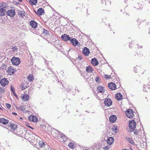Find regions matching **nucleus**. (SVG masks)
Masks as SVG:
<instances>
[{"label":"nucleus","mask_w":150,"mask_h":150,"mask_svg":"<svg viewBox=\"0 0 150 150\" xmlns=\"http://www.w3.org/2000/svg\"><path fill=\"white\" fill-rule=\"evenodd\" d=\"M104 76V78L107 79L111 78V76L110 75L108 76L107 75H105Z\"/></svg>","instance_id":"36"},{"label":"nucleus","mask_w":150,"mask_h":150,"mask_svg":"<svg viewBox=\"0 0 150 150\" xmlns=\"http://www.w3.org/2000/svg\"><path fill=\"white\" fill-rule=\"evenodd\" d=\"M28 79L30 81H32L34 79L32 75L30 74L28 76Z\"/></svg>","instance_id":"29"},{"label":"nucleus","mask_w":150,"mask_h":150,"mask_svg":"<svg viewBox=\"0 0 150 150\" xmlns=\"http://www.w3.org/2000/svg\"><path fill=\"white\" fill-rule=\"evenodd\" d=\"M125 139L131 144L132 145H134V142L132 138L128 137H126Z\"/></svg>","instance_id":"27"},{"label":"nucleus","mask_w":150,"mask_h":150,"mask_svg":"<svg viewBox=\"0 0 150 150\" xmlns=\"http://www.w3.org/2000/svg\"><path fill=\"white\" fill-rule=\"evenodd\" d=\"M14 95L16 97V96H17V95H16V94L15 93V94H14Z\"/></svg>","instance_id":"46"},{"label":"nucleus","mask_w":150,"mask_h":150,"mask_svg":"<svg viewBox=\"0 0 150 150\" xmlns=\"http://www.w3.org/2000/svg\"><path fill=\"white\" fill-rule=\"evenodd\" d=\"M28 118L30 121L33 122H36L38 120V118L36 117L33 115L29 116Z\"/></svg>","instance_id":"12"},{"label":"nucleus","mask_w":150,"mask_h":150,"mask_svg":"<svg viewBox=\"0 0 150 150\" xmlns=\"http://www.w3.org/2000/svg\"><path fill=\"white\" fill-rule=\"evenodd\" d=\"M8 6L4 3L0 4V16H3L5 15L6 13V9L7 8Z\"/></svg>","instance_id":"2"},{"label":"nucleus","mask_w":150,"mask_h":150,"mask_svg":"<svg viewBox=\"0 0 150 150\" xmlns=\"http://www.w3.org/2000/svg\"><path fill=\"white\" fill-rule=\"evenodd\" d=\"M114 139L112 137H109L107 140V143L109 145L112 144L113 142Z\"/></svg>","instance_id":"21"},{"label":"nucleus","mask_w":150,"mask_h":150,"mask_svg":"<svg viewBox=\"0 0 150 150\" xmlns=\"http://www.w3.org/2000/svg\"><path fill=\"white\" fill-rule=\"evenodd\" d=\"M16 108L19 110H21L22 111H24L25 110V107L23 105H21L19 106H16Z\"/></svg>","instance_id":"23"},{"label":"nucleus","mask_w":150,"mask_h":150,"mask_svg":"<svg viewBox=\"0 0 150 150\" xmlns=\"http://www.w3.org/2000/svg\"><path fill=\"white\" fill-rule=\"evenodd\" d=\"M110 147V145L106 146L103 148V149L104 150H108L109 149Z\"/></svg>","instance_id":"32"},{"label":"nucleus","mask_w":150,"mask_h":150,"mask_svg":"<svg viewBox=\"0 0 150 150\" xmlns=\"http://www.w3.org/2000/svg\"><path fill=\"white\" fill-rule=\"evenodd\" d=\"M12 114H13L15 115H17V114L16 113H14V112H13Z\"/></svg>","instance_id":"45"},{"label":"nucleus","mask_w":150,"mask_h":150,"mask_svg":"<svg viewBox=\"0 0 150 150\" xmlns=\"http://www.w3.org/2000/svg\"><path fill=\"white\" fill-rule=\"evenodd\" d=\"M24 83H22L21 85V87L22 88V90L26 88L25 86H24Z\"/></svg>","instance_id":"38"},{"label":"nucleus","mask_w":150,"mask_h":150,"mask_svg":"<svg viewBox=\"0 0 150 150\" xmlns=\"http://www.w3.org/2000/svg\"><path fill=\"white\" fill-rule=\"evenodd\" d=\"M126 116L129 118H132L134 116L133 110L131 109H128L125 111Z\"/></svg>","instance_id":"5"},{"label":"nucleus","mask_w":150,"mask_h":150,"mask_svg":"<svg viewBox=\"0 0 150 150\" xmlns=\"http://www.w3.org/2000/svg\"><path fill=\"white\" fill-rule=\"evenodd\" d=\"M136 69V68H135V67L134 68V70L135 71V72H137V71H136L135 70H136V69Z\"/></svg>","instance_id":"47"},{"label":"nucleus","mask_w":150,"mask_h":150,"mask_svg":"<svg viewBox=\"0 0 150 150\" xmlns=\"http://www.w3.org/2000/svg\"><path fill=\"white\" fill-rule=\"evenodd\" d=\"M136 69V68H135V67L134 68V70L135 71V72H137V71H136L135 70H136V69Z\"/></svg>","instance_id":"48"},{"label":"nucleus","mask_w":150,"mask_h":150,"mask_svg":"<svg viewBox=\"0 0 150 150\" xmlns=\"http://www.w3.org/2000/svg\"><path fill=\"white\" fill-rule=\"evenodd\" d=\"M97 90L98 91V93H103L105 92V89L104 87L101 86H98L97 88Z\"/></svg>","instance_id":"11"},{"label":"nucleus","mask_w":150,"mask_h":150,"mask_svg":"<svg viewBox=\"0 0 150 150\" xmlns=\"http://www.w3.org/2000/svg\"><path fill=\"white\" fill-rule=\"evenodd\" d=\"M61 39L65 41H67L71 40V38L66 34H64L61 37Z\"/></svg>","instance_id":"10"},{"label":"nucleus","mask_w":150,"mask_h":150,"mask_svg":"<svg viewBox=\"0 0 150 150\" xmlns=\"http://www.w3.org/2000/svg\"><path fill=\"white\" fill-rule=\"evenodd\" d=\"M143 91H145V90H144V89H143Z\"/></svg>","instance_id":"52"},{"label":"nucleus","mask_w":150,"mask_h":150,"mask_svg":"<svg viewBox=\"0 0 150 150\" xmlns=\"http://www.w3.org/2000/svg\"><path fill=\"white\" fill-rule=\"evenodd\" d=\"M0 109H2L1 108H0Z\"/></svg>","instance_id":"54"},{"label":"nucleus","mask_w":150,"mask_h":150,"mask_svg":"<svg viewBox=\"0 0 150 150\" xmlns=\"http://www.w3.org/2000/svg\"><path fill=\"white\" fill-rule=\"evenodd\" d=\"M33 136L35 139L38 140L37 141H38L39 147L38 149L39 150H51L49 146L45 144L42 141H40L41 139L40 137L35 134H34Z\"/></svg>","instance_id":"1"},{"label":"nucleus","mask_w":150,"mask_h":150,"mask_svg":"<svg viewBox=\"0 0 150 150\" xmlns=\"http://www.w3.org/2000/svg\"><path fill=\"white\" fill-rule=\"evenodd\" d=\"M17 125L15 124H11L8 128V129L11 131L13 133H16Z\"/></svg>","instance_id":"4"},{"label":"nucleus","mask_w":150,"mask_h":150,"mask_svg":"<svg viewBox=\"0 0 150 150\" xmlns=\"http://www.w3.org/2000/svg\"><path fill=\"white\" fill-rule=\"evenodd\" d=\"M82 58H81V56H79V57L78 58V59H82Z\"/></svg>","instance_id":"44"},{"label":"nucleus","mask_w":150,"mask_h":150,"mask_svg":"<svg viewBox=\"0 0 150 150\" xmlns=\"http://www.w3.org/2000/svg\"><path fill=\"white\" fill-rule=\"evenodd\" d=\"M15 71V69L11 67H8V72L10 74H13Z\"/></svg>","instance_id":"25"},{"label":"nucleus","mask_w":150,"mask_h":150,"mask_svg":"<svg viewBox=\"0 0 150 150\" xmlns=\"http://www.w3.org/2000/svg\"><path fill=\"white\" fill-rule=\"evenodd\" d=\"M21 97L23 100L26 101L29 99V96L27 94L24 93Z\"/></svg>","instance_id":"16"},{"label":"nucleus","mask_w":150,"mask_h":150,"mask_svg":"<svg viewBox=\"0 0 150 150\" xmlns=\"http://www.w3.org/2000/svg\"><path fill=\"white\" fill-rule=\"evenodd\" d=\"M112 101L110 98H108L105 100L104 104L107 106H110L112 105Z\"/></svg>","instance_id":"8"},{"label":"nucleus","mask_w":150,"mask_h":150,"mask_svg":"<svg viewBox=\"0 0 150 150\" xmlns=\"http://www.w3.org/2000/svg\"><path fill=\"white\" fill-rule=\"evenodd\" d=\"M109 88L112 90H114L116 88V86L115 83H110L108 84Z\"/></svg>","instance_id":"14"},{"label":"nucleus","mask_w":150,"mask_h":150,"mask_svg":"<svg viewBox=\"0 0 150 150\" xmlns=\"http://www.w3.org/2000/svg\"><path fill=\"white\" fill-rule=\"evenodd\" d=\"M129 126L130 128L133 129L136 126V123L134 120H132L129 122Z\"/></svg>","instance_id":"13"},{"label":"nucleus","mask_w":150,"mask_h":150,"mask_svg":"<svg viewBox=\"0 0 150 150\" xmlns=\"http://www.w3.org/2000/svg\"><path fill=\"white\" fill-rule=\"evenodd\" d=\"M91 63L94 66H96L98 65V63L96 58L92 59L91 61Z\"/></svg>","instance_id":"17"},{"label":"nucleus","mask_w":150,"mask_h":150,"mask_svg":"<svg viewBox=\"0 0 150 150\" xmlns=\"http://www.w3.org/2000/svg\"><path fill=\"white\" fill-rule=\"evenodd\" d=\"M6 107L8 108H10L11 107V105L10 104H6Z\"/></svg>","instance_id":"40"},{"label":"nucleus","mask_w":150,"mask_h":150,"mask_svg":"<svg viewBox=\"0 0 150 150\" xmlns=\"http://www.w3.org/2000/svg\"><path fill=\"white\" fill-rule=\"evenodd\" d=\"M37 0H30V2L31 4L34 5L37 3Z\"/></svg>","instance_id":"30"},{"label":"nucleus","mask_w":150,"mask_h":150,"mask_svg":"<svg viewBox=\"0 0 150 150\" xmlns=\"http://www.w3.org/2000/svg\"><path fill=\"white\" fill-rule=\"evenodd\" d=\"M8 81L6 78L2 79L0 81V83L3 86H5L6 85L8 84Z\"/></svg>","instance_id":"9"},{"label":"nucleus","mask_w":150,"mask_h":150,"mask_svg":"<svg viewBox=\"0 0 150 150\" xmlns=\"http://www.w3.org/2000/svg\"><path fill=\"white\" fill-rule=\"evenodd\" d=\"M30 24L31 27L33 28H36L37 26V23L35 21H30Z\"/></svg>","instance_id":"24"},{"label":"nucleus","mask_w":150,"mask_h":150,"mask_svg":"<svg viewBox=\"0 0 150 150\" xmlns=\"http://www.w3.org/2000/svg\"><path fill=\"white\" fill-rule=\"evenodd\" d=\"M12 49L13 50V51H16L17 50V48L16 46H15L14 47H13Z\"/></svg>","instance_id":"35"},{"label":"nucleus","mask_w":150,"mask_h":150,"mask_svg":"<svg viewBox=\"0 0 150 150\" xmlns=\"http://www.w3.org/2000/svg\"><path fill=\"white\" fill-rule=\"evenodd\" d=\"M18 1H21V0H18Z\"/></svg>","instance_id":"51"},{"label":"nucleus","mask_w":150,"mask_h":150,"mask_svg":"<svg viewBox=\"0 0 150 150\" xmlns=\"http://www.w3.org/2000/svg\"><path fill=\"white\" fill-rule=\"evenodd\" d=\"M5 89V88L3 87L0 88V93H3Z\"/></svg>","instance_id":"34"},{"label":"nucleus","mask_w":150,"mask_h":150,"mask_svg":"<svg viewBox=\"0 0 150 150\" xmlns=\"http://www.w3.org/2000/svg\"><path fill=\"white\" fill-rule=\"evenodd\" d=\"M21 15V17L22 18H24V17L25 16V13L23 12L22 13Z\"/></svg>","instance_id":"41"},{"label":"nucleus","mask_w":150,"mask_h":150,"mask_svg":"<svg viewBox=\"0 0 150 150\" xmlns=\"http://www.w3.org/2000/svg\"><path fill=\"white\" fill-rule=\"evenodd\" d=\"M122 95L120 93H118L116 94L115 95L116 99L119 100H120L122 99Z\"/></svg>","instance_id":"26"},{"label":"nucleus","mask_w":150,"mask_h":150,"mask_svg":"<svg viewBox=\"0 0 150 150\" xmlns=\"http://www.w3.org/2000/svg\"><path fill=\"white\" fill-rule=\"evenodd\" d=\"M8 120L4 118H2L0 119V123L4 125H6L8 123Z\"/></svg>","instance_id":"19"},{"label":"nucleus","mask_w":150,"mask_h":150,"mask_svg":"<svg viewBox=\"0 0 150 150\" xmlns=\"http://www.w3.org/2000/svg\"><path fill=\"white\" fill-rule=\"evenodd\" d=\"M57 139L59 141L63 142L67 141V137L64 134L61 132H59L57 137Z\"/></svg>","instance_id":"3"},{"label":"nucleus","mask_w":150,"mask_h":150,"mask_svg":"<svg viewBox=\"0 0 150 150\" xmlns=\"http://www.w3.org/2000/svg\"><path fill=\"white\" fill-rule=\"evenodd\" d=\"M7 14L8 16L12 17L15 15L16 12L14 10L11 9L8 10L7 11Z\"/></svg>","instance_id":"7"},{"label":"nucleus","mask_w":150,"mask_h":150,"mask_svg":"<svg viewBox=\"0 0 150 150\" xmlns=\"http://www.w3.org/2000/svg\"><path fill=\"white\" fill-rule=\"evenodd\" d=\"M88 79V78H87L86 80H87V79Z\"/></svg>","instance_id":"53"},{"label":"nucleus","mask_w":150,"mask_h":150,"mask_svg":"<svg viewBox=\"0 0 150 150\" xmlns=\"http://www.w3.org/2000/svg\"><path fill=\"white\" fill-rule=\"evenodd\" d=\"M96 81L97 82H99V78L98 77H96Z\"/></svg>","instance_id":"43"},{"label":"nucleus","mask_w":150,"mask_h":150,"mask_svg":"<svg viewBox=\"0 0 150 150\" xmlns=\"http://www.w3.org/2000/svg\"><path fill=\"white\" fill-rule=\"evenodd\" d=\"M20 118L21 119H22V118L21 117H20Z\"/></svg>","instance_id":"50"},{"label":"nucleus","mask_w":150,"mask_h":150,"mask_svg":"<svg viewBox=\"0 0 150 150\" xmlns=\"http://www.w3.org/2000/svg\"><path fill=\"white\" fill-rule=\"evenodd\" d=\"M122 150H128L126 149H122Z\"/></svg>","instance_id":"49"},{"label":"nucleus","mask_w":150,"mask_h":150,"mask_svg":"<svg viewBox=\"0 0 150 150\" xmlns=\"http://www.w3.org/2000/svg\"><path fill=\"white\" fill-rule=\"evenodd\" d=\"M82 52L84 54H85V55L87 56L89 54L90 51L86 47H85L83 49Z\"/></svg>","instance_id":"18"},{"label":"nucleus","mask_w":150,"mask_h":150,"mask_svg":"<svg viewBox=\"0 0 150 150\" xmlns=\"http://www.w3.org/2000/svg\"><path fill=\"white\" fill-rule=\"evenodd\" d=\"M44 13V11L43 8H42L38 9L37 11V13L40 15H42V13Z\"/></svg>","instance_id":"28"},{"label":"nucleus","mask_w":150,"mask_h":150,"mask_svg":"<svg viewBox=\"0 0 150 150\" xmlns=\"http://www.w3.org/2000/svg\"><path fill=\"white\" fill-rule=\"evenodd\" d=\"M112 131L114 132H117V127L116 126H114L112 127Z\"/></svg>","instance_id":"33"},{"label":"nucleus","mask_w":150,"mask_h":150,"mask_svg":"<svg viewBox=\"0 0 150 150\" xmlns=\"http://www.w3.org/2000/svg\"><path fill=\"white\" fill-rule=\"evenodd\" d=\"M13 64L15 65H18L20 63V60L18 57H13L11 59Z\"/></svg>","instance_id":"6"},{"label":"nucleus","mask_w":150,"mask_h":150,"mask_svg":"<svg viewBox=\"0 0 150 150\" xmlns=\"http://www.w3.org/2000/svg\"><path fill=\"white\" fill-rule=\"evenodd\" d=\"M139 130H137L136 131H134L133 133H134L136 135H137L138 134V132H139Z\"/></svg>","instance_id":"42"},{"label":"nucleus","mask_w":150,"mask_h":150,"mask_svg":"<svg viewBox=\"0 0 150 150\" xmlns=\"http://www.w3.org/2000/svg\"><path fill=\"white\" fill-rule=\"evenodd\" d=\"M93 70V68L91 66H87L86 68V71L88 73H92Z\"/></svg>","instance_id":"22"},{"label":"nucleus","mask_w":150,"mask_h":150,"mask_svg":"<svg viewBox=\"0 0 150 150\" xmlns=\"http://www.w3.org/2000/svg\"><path fill=\"white\" fill-rule=\"evenodd\" d=\"M48 32H49L46 29H44V30H43V33H45V34H48Z\"/></svg>","instance_id":"39"},{"label":"nucleus","mask_w":150,"mask_h":150,"mask_svg":"<svg viewBox=\"0 0 150 150\" xmlns=\"http://www.w3.org/2000/svg\"><path fill=\"white\" fill-rule=\"evenodd\" d=\"M11 90L15 94V89L12 86H11Z\"/></svg>","instance_id":"37"},{"label":"nucleus","mask_w":150,"mask_h":150,"mask_svg":"<svg viewBox=\"0 0 150 150\" xmlns=\"http://www.w3.org/2000/svg\"><path fill=\"white\" fill-rule=\"evenodd\" d=\"M74 145L73 143L70 142L68 144L69 147L71 149H73L74 148Z\"/></svg>","instance_id":"31"},{"label":"nucleus","mask_w":150,"mask_h":150,"mask_svg":"<svg viewBox=\"0 0 150 150\" xmlns=\"http://www.w3.org/2000/svg\"><path fill=\"white\" fill-rule=\"evenodd\" d=\"M116 119V117L114 115H111L109 118V120L112 123L114 122Z\"/></svg>","instance_id":"15"},{"label":"nucleus","mask_w":150,"mask_h":150,"mask_svg":"<svg viewBox=\"0 0 150 150\" xmlns=\"http://www.w3.org/2000/svg\"><path fill=\"white\" fill-rule=\"evenodd\" d=\"M70 42L74 46H76L78 44V41L75 38L71 39Z\"/></svg>","instance_id":"20"}]
</instances>
